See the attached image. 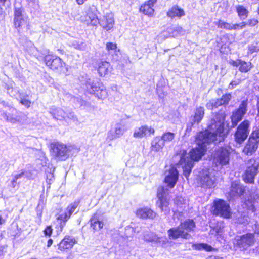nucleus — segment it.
<instances>
[{
	"label": "nucleus",
	"mask_w": 259,
	"mask_h": 259,
	"mask_svg": "<svg viewBox=\"0 0 259 259\" xmlns=\"http://www.w3.org/2000/svg\"><path fill=\"white\" fill-rule=\"evenodd\" d=\"M225 114L224 112L217 113L213 115L208 123L207 128L199 133L196 137L197 147L190 152V157L182 155L179 163L183 169L184 176L187 178L190 174L194 161H199L206 151L207 145H215L223 141L226 136L224 129Z\"/></svg>",
	"instance_id": "1"
},
{
	"label": "nucleus",
	"mask_w": 259,
	"mask_h": 259,
	"mask_svg": "<svg viewBox=\"0 0 259 259\" xmlns=\"http://www.w3.org/2000/svg\"><path fill=\"white\" fill-rule=\"evenodd\" d=\"M81 85L90 94H94L99 99H104L108 96V93L105 87L100 82L95 81L94 78H91L84 74L79 77Z\"/></svg>",
	"instance_id": "2"
},
{
	"label": "nucleus",
	"mask_w": 259,
	"mask_h": 259,
	"mask_svg": "<svg viewBox=\"0 0 259 259\" xmlns=\"http://www.w3.org/2000/svg\"><path fill=\"white\" fill-rule=\"evenodd\" d=\"M255 233H247L235 238V244L240 250L245 251L253 246L256 242Z\"/></svg>",
	"instance_id": "3"
},
{
	"label": "nucleus",
	"mask_w": 259,
	"mask_h": 259,
	"mask_svg": "<svg viewBox=\"0 0 259 259\" xmlns=\"http://www.w3.org/2000/svg\"><path fill=\"white\" fill-rule=\"evenodd\" d=\"M14 24L18 31L23 28L29 29V19L22 8H15L14 11Z\"/></svg>",
	"instance_id": "4"
},
{
	"label": "nucleus",
	"mask_w": 259,
	"mask_h": 259,
	"mask_svg": "<svg viewBox=\"0 0 259 259\" xmlns=\"http://www.w3.org/2000/svg\"><path fill=\"white\" fill-rule=\"evenodd\" d=\"M258 163L255 159L251 158L246 162V169L243 175V179L246 183H252L257 174Z\"/></svg>",
	"instance_id": "5"
},
{
	"label": "nucleus",
	"mask_w": 259,
	"mask_h": 259,
	"mask_svg": "<svg viewBox=\"0 0 259 259\" xmlns=\"http://www.w3.org/2000/svg\"><path fill=\"white\" fill-rule=\"evenodd\" d=\"M79 204V201H74V202L69 204L66 209L65 212L61 214L57 218L58 224L60 227V231H62L63 228L66 225V222L70 219L71 215L74 213L75 214L78 212L76 210Z\"/></svg>",
	"instance_id": "6"
},
{
	"label": "nucleus",
	"mask_w": 259,
	"mask_h": 259,
	"mask_svg": "<svg viewBox=\"0 0 259 259\" xmlns=\"http://www.w3.org/2000/svg\"><path fill=\"white\" fill-rule=\"evenodd\" d=\"M231 148L226 146L221 147L215 150L214 154V160L215 162L222 166L229 164L230 161Z\"/></svg>",
	"instance_id": "7"
},
{
	"label": "nucleus",
	"mask_w": 259,
	"mask_h": 259,
	"mask_svg": "<svg viewBox=\"0 0 259 259\" xmlns=\"http://www.w3.org/2000/svg\"><path fill=\"white\" fill-rule=\"evenodd\" d=\"M250 121L245 120L237 127L234 134L235 142L239 144H242L247 138L249 133Z\"/></svg>",
	"instance_id": "8"
},
{
	"label": "nucleus",
	"mask_w": 259,
	"mask_h": 259,
	"mask_svg": "<svg viewBox=\"0 0 259 259\" xmlns=\"http://www.w3.org/2000/svg\"><path fill=\"white\" fill-rule=\"evenodd\" d=\"M213 213L215 215H220L225 218L231 217L229 204L225 201L218 199L213 202Z\"/></svg>",
	"instance_id": "9"
},
{
	"label": "nucleus",
	"mask_w": 259,
	"mask_h": 259,
	"mask_svg": "<svg viewBox=\"0 0 259 259\" xmlns=\"http://www.w3.org/2000/svg\"><path fill=\"white\" fill-rule=\"evenodd\" d=\"M168 190L163 187H159L157 191L158 200L156 202V206L161 209V211L165 213L168 212L170 210L169 201L167 199Z\"/></svg>",
	"instance_id": "10"
},
{
	"label": "nucleus",
	"mask_w": 259,
	"mask_h": 259,
	"mask_svg": "<svg viewBox=\"0 0 259 259\" xmlns=\"http://www.w3.org/2000/svg\"><path fill=\"white\" fill-rule=\"evenodd\" d=\"M45 62L46 65L52 70L61 72H65L67 70L65 63L59 57L47 55L45 57Z\"/></svg>",
	"instance_id": "11"
},
{
	"label": "nucleus",
	"mask_w": 259,
	"mask_h": 259,
	"mask_svg": "<svg viewBox=\"0 0 259 259\" xmlns=\"http://www.w3.org/2000/svg\"><path fill=\"white\" fill-rule=\"evenodd\" d=\"M247 100H243L238 108L232 112L231 116V121L234 126H236L242 120L247 111Z\"/></svg>",
	"instance_id": "12"
},
{
	"label": "nucleus",
	"mask_w": 259,
	"mask_h": 259,
	"mask_svg": "<svg viewBox=\"0 0 259 259\" xmlns=\"http://www.w3.org/2000/svg\"><path fill=\"white\" fill-rule=\"evenodd\" d=\"M53 154L59 159L65 160L68 157V150L66 145L56 143L51 145Z\"/></svg>",
	"instance_id": "13"
},
{
	"label": "nucleus",
	"mask_w": 259,
	"mask_h": 259,
	"mask_svg": "<svg viewBox=\"0 0 259 259\" xmlns=\"http://www.w3.org/2000/svg\"><path fill=\"white\" fill-rule=\"evenodd\" d=\"M232 96L230 93L223 95L221 98L213 99L210 100L206 105L208 109L212 110L217 108L221 105H226L228 104L231 99Z\"/></svg>",
	"instance_id": "14"
},
{
	"label": "nucleus",
	"mask_w": 259,
	"mask_h": 259,
	"mask_svg": "<svg viewBox=\"0 0 259 259\" xmlns=\"http://www.w3.org/2000/svg\"><path fill=\"white\" fill-rule=\"evenodd\" d=\"M128 130L126 123L121 121L115 125L114 131H110L108 133L107 139L112 140L120 137Z\"/></svg>",
	"instance_id": "15"
},
{
	"label": "nucleus",
	"mask_w": 259,
	"mask_h": 259,
	"mask_svg": "<svg viewBox=\"0 0 259 259\" xmlns=\"http://www.w3.org/2000/svg\"><path fill=\"white\" fill-rule=\"evenodd\" d=\"M2 116L8 122L12 123H20L22 124L27 123L28 117L27 115L22 112H17L15 117L8 115L6 112L2 114Z\"/></svg>",
	"instance_id": "16"
},
{
	"label": "nucleus",
	"mask_w": 259,
	"mask_h": 259,
	"mask_svg": "<svg viewBox=\"0 0 259 259\" xmlns=\"http://www.w3.org/2000/svg\"><path fill=\"white\" fill-rule=\"evenodd\" d=\"M77 243L75 238L71 236H65L61 241L58 244V249L61 251H67L71 249Z\"/></svg>",
	"instance_id": "17"
},
{
	"label": "nucleus",
	"mask_w": 259,
	"mask_h": 259,
	"mask_svg": "<svg viewBox=\"0 0 259 259\" xmlns=\"http://www.w3.org/2000/svg\"><path fill=\"white\" fill-rule=\"evenodd\" d=\"M245 189L238 181L232 182L229 195L231 198L238 197L244 194Z\"/></svg>",
	"instance_id": "18"
},
{
	"label": "nucleus",
	"mask_w": 259,
	"mask_h": 259,
	"mask_svg": "<svg viewBox=\"0 0 259 259\" xmlns=\"http://www.w3.org/2000/svg\"><path fill=\"white\" fill-rule=\"evenodd\" d=\"M167 234L169 238L174 240H176L179 238L188 239L191 237L190 234L184 233V232L182 231L179 226L169 229L167 231Z\"/></svg>",
	"instance_id": "19"
},
{
	"label": "nucleus",
	"mask_w": 259,
	"mask_h": 259,
	"mask_svg": "<svg viewBox=\"0 0 259 259\" xmlns=\"http://www.w3.org/2000/svg\"><path fill=\"white\" fill-rule=\"evenodd\" d=\"M155 130L151 127L147 125L142 126L140 127L135 129L133 137L135 138H142L150 136L154 134Z\"/></svg>",
	"instance_id": "20"
},
{
	"label": "nucleus",
	"mask_w": 259,
	"mask_h": 259,
	"mask_svg": "<svg viewBox=\"0 0 259 259\" xmlns=\"http://www.w3.org/2000/svg\"><path fill=\"white\" fill-rule=\"evenodd\" d=\"M99 24L104 29L110 30L114 25L113 14L111 13H106L101 19H99Z\"/></svg>",
	"instance_id": "21"
},
{
	"label": "nucleus",
	"mask_w": 259,
	"mask_h": 259,
	"mask_svg": "<svg viewBox=\"0 0 259 259\" xmlns=\"http://www.w3.org/2000/svg\"><path fill=\"white\" fill-rule=\"evenodd\" d=\"M230 64L233 66L238 67L239 71L242 73L249 71L253 67L250 62H246L241 59H237L236 61L231 60Z\"/></svg>",
	"instance_id": "22"
},
{
	"label": "nucleus",
	"mask_w": 259,
	"mask_h": 259,
	"mask_svg": "<svg viewBox=\"0 0 259 259\" xmlns=\"http://www.w3.org/2000/svg\"><path fill=\"white\" fill-rule=\"evenodd\" d=\"M178 179V171L175 167L171 168L168 174L165 176L164 182L170 188H173L177 182Z\"/></svg>",
	"instance_id": "23"
},
{
	"label": "nucleus",
	"mask_w": 259,
	"mask_h": 259,
	"mask_svg": "<svg viewBox=\"0 0 259 259\" xmlns=\"http://www.w3.org/2000/svg\"><path fill=\"white\" fill-rule=\"evenodd\" d=\"M99 12L96 7L94 5L90 6L87 12V15L89 17L92 25L97 26L99 22V19L98 17Z\"/></svg>",
	"instance_id": "24"
},
{
	"label": "nucleus",
	"mask_w": 259,
	"mask_h": 259,
	"mask_svg": "<svg viewBox=\"0 0 259 259\" xmlns=\"http://www.w3.org/2000/svg\"><path fill=\"white\" fill-rule=\"evenodd\" d=\"M204 115V108L199 107L196 108L194 116L191 118V121L188 124V126L191 127L194 124H198L201 121Z\"/></svg>",
	"instance_id": "25"
},
{
	"label": "nucleus",
	"mask_w": 259,
	"mask_h": 259,
	"mask_svg": "<svg viewBox=\"0 0 259 259\" xmlns=\"http://www.w3.org/2000/svg\"><path fill=\"white\" fill-rule=\"evenodd\" d=\"M179 226L182 231L187 234H190L189 232H193L196 228L195 223L192 219L186 220L181 222Z\"/></svg>",
	"instance_id": "26"
},
{
	"label": "nucleus",
	"mask_w": 259,
	"mask_h": 259,
	"mask_svg": "<svg viewBox=\"0 0 259 259\" xmlns=\"http://www.w3.org/2000/svg\"><path fill=\"white\" fill-rule=\"evenodd\" d=\"M258 144L256 142L248 139L243 149V152L247 155H252L257 150Z\"/></svg>",
	"instance_id": "27"
},
{
	"label": "nucleus",
	"mask_w": 259,
	"mask_h": 259,
	"mask_svg": "<svg viewBox=\"0 0 259 259\" xmlns=\"http://www.w3.org/2000/svg\"><path fill=\"white\" fill-rule=\"evenodd\" d=\"M167 15L171 18H181L185 15V13L183 9L178 5H175L169 9L167 12Z\"/></svg>",
	"instance_id": "28"
},
{
	"label": "nucleus",
	"mask_w": 259,
	"mask_h": 259,
	"mask_svg": "<svg viewBox=\"0 0 259 259\" xmlns=\"http://www.w3.org/2000/svg\"><path fill=\"white\" fill-rule=\"evenodd\" d=\"M50 113L57 120H66V112L60 108L52 106L50 109Z\"/></svg>",
	"instance_id": "29"
},
{
	"label": "nucleus",
	"mask_w": 259,
	"mask_h": 259,
	"mask_svg": "<svg viewBox=\"0 0 259 259\" xmlns=\"http://www.w3.org/2000/svg\"><path fill=\"white\" fill-rule=\"evenodd\" d=\"M157 0H149L142 5L140 8V11L148 15H152L154 13L153 5Z\"/></svg>",
	"instance_id": "30"
},
{
	"label": "nucleus",
	"mask_w": 259,
	"mask_h": 259,
	"mask_svg": "<svg viewBox=\"0 0 259 259\" xmlns=\"http://www.w3.org/2000/svg\"><path fill=\"white\" fill-rule=\"evenodd\" d=\"M136 215L142 219H152L155 217L156 213L150 208H144L138 209L137 211Z\"/></svg>",
	"instance_id": "31"
},
{
	"label": "nucleus",
	"mask_w": 259,
	"mask_h": 259,
	"mask_svg": "<svg viewBox=\"0 0 259 259\" xmlns=\"http://www.w3.org/2000/svg\"><path fill=\"white\" fill-rule=\"evenodd\" d=\"M165 144L160 136L154 138L151 142V150L155 152L161 150L164 146Z\"/></svg>",
	"instance_id": "32"
},
{
	"label": "nucleus",
	"mask_w": 259,
	"mask_h": 259,
	"mask_svg": "<svg viewBox=\"0 0 259 259\" xmlns=\"http://www.w3.org/2000/svg\"><path fill=\"white\" fill-rule=\"evenodd\" d=\"M91 227L95 230L98 231L101 229L104 225L102 221H99L98 217L94 214L90 219Z\"/></svg>",
	"instance_id": "33"
},
{
	"label": "nucleus",
	"mask_w": 259,
	"mask_h": 259,
	"mask_svg": "<svg viewBox=\"0 0 259 259\" xmlns=\"http://www.w3.org/2000/svg\"><path fill=\"white\" fill-rule=\"evenodd\" d=\"M215 178H211L209 175H206L201 178V184L203 187L211 188L214 187Z\"/></svg>",
	"instance_id": "34"
},
{
	"label": "nucleus",
	"mask_w": 259,
	"mask_h": 259,
	"mask_svg": "<svg viewBox=\"0 0 259 259\" xmlns=\"http://www.w3.org/2000/svg\"><path fill=\"white\" fill-rule=\"evenodd\" d=\"M236 8L238 15L241 20H244L247 17L248 11L245 7L242 5H237Z\"/></svg>",
	"instance_id": "35"
},
{
	"label": "nucleus",
	"mask_w": 259,
	"mask_h": 259,
	"mask_svg": "<svg viewBox=\"0 0 259 259\" xmlns=\"http://www.w3.org/2000/svg\"><path fill=\"white\" fill-rule=\"evenodd\" d=\"M109 66V63L106 61L99 63L98 71L100 76H104L107 73Z\"/></svg>",
	"instance_id": "36"
},
{
	"label": "nucleus",
	"mask_w": 259,
	"mask_h": 259,
	"mask_svg": "<svg viewBox=\"0 0 259 259\" xmlns=\"http://www.w3.org/2000/svg\"><path fill=\"white\" fill-rule=\"evenodd\" d=\"M54 168H49L46 170V183L49 185L48 188L50 187V185L54 182L55 180L53 172Z\"/></svg>",
	"instance_id": "37"
},
{
	"label": "nucleus",
	"mask_w": 259,
	"mask_h": 259,
	"mask_svg": "<svg viewBox=\"0 0 259 259\" xmlns=\"http://www.w3.org/2000/svg\"><path fill=\"white\" fill-rule=\"evenodd\" d=\"M214 24L218 28L227 30H232V23H229L222 20H220L218 22H214Z\"/></svg>",
	"instance_id": "38"
},
{
	"label": "nucleus",
	"mask_w": 259,
	"mask_h": 259,
	"mask_svg": "<svg viewBox=\"0 0 259 259\" xmlns=\"http://www.w3.org/2000/svg\"><path fill=\"white\" fill-rule=\"evenodd\" d=\"M158 237L153 233H145L143 235V239L147 242H156L158 240Z\"/></svg>",
	"instance_id": "39"
},
{
	"label": "nucleus",
	"mask_w": 259,
	"mask_h": 259,
	"mask_svg": "<svg viewBox=\"0 0 259 259\" xmlns=\"http://www.w3.org/2000/svg\"><path fill=\"white\" fill-rule=\"evenodd\" d=\"M175 137V134L171 132H165L161 137L164 144L172 141Z\"/></svg>",
	"instance_id": "40"
},
{
	"label": "nucleus",
	"mask_w": 259,
	"mask_h": 259,
	"mask_svg": "<svg viewBox=\"0 0 259 259\" xmlns=\"http://www.w3.org/2000/svg\"><path fill=\"white\" fill-rule=\"evenodd\" d=\"M259 199V192L257 190H254L250 193V196L248 197V201L250 203L253 204L256 202Z\"/></svg>",
	"instance_id": "41"
},
{
	"label": "nucleus",
	"mask_w": 259,
	"mask_h": 259,
	"mask_svg": "<svg viewBox=\"0 0 259 259\" xmlns=\"http://www.w3.org/2000/svg\"><path fill=\"white\" fill-rule=\"evenodd\" d=\"M249 139L256 142L257 143H259V128L256 127L254 128L252 133L251 134Z\"/></svg>",
	"instance_id": "42"
},
{
	"label": "nucleus",
	"mask_w": 259,
	"mask_h": 259,
	"mask_svg": "<svg viewBox=\"0 0 259 259\" xmlns=\"http://www.w3.org/2000/svg\"><path fill=\"white\" fill-rule=\"evenodd\" d=\"M195 248L198 250H205L207 251H211L212 250V247L205 243H200L195 245Z\"/></svg>",
	"instance_id": "43"
},
{
	"label": "nucleus",
	"mask_w": 259,
	"mask_h": 259,
	"mask_svg": "<svg viewBox=\"0 0 259 259\" xmlns=\"http://www.w3.org/2000/svg\"><path fill=\"white\" fill-rule=\"evenodd\" d=\"M67 119L72 120L73 122L78 121L77 116L75 115L74 113L72 111L66 112V120Z\"/></svg>",
	"instance_id": "44"
},
{
	"label": "nucleus",
	"mask_w": 259,
	"mask_h": 259,
	"mask_svg": "<svg viewBox=\"0 0 259 259\" xmlns=\"http://www.w3.org/2000/svg\"><path fill=\"white\" fill-rule=\"evenodd\" d=\"M117 48V45L115 43L108 42L106 44V49L109 52H115Z\"/></svg>",
	"instance_id": "45"
},
{
	"label": "nucleus",
	"mask_w": 259,
	"mask_h": 259,
	"mask_svg": "<svg viewBox=\"0 0 259 259\" xmlns=\"http://www.w3.org/2000/svg\"><path fill=\"white\" fill-rule=\"evenodd\" d=\"M8 94L11 97H16L19 94V90L18 88H12L10 91H9Z\"/></svg>",
	"instance_id": "46"
},
{
	"label": "nucleus",
	"mask_w": 259,
	"mask_h": 259,
	"mask_svg": "<svg viewBox=\"0 0 259 259\" xmlns=\"http://www.w3.org/2000/svg\"><path fill=\"white\" fill-rule=\"evenodd\" d=\"M20 103L22 104L23 105L25 106L27 108H29L30 106L31 102L25 98H21L20 100Z\"/></svg>",
	"instance_id": "47"
},
{
	"label": "nucleus",
	"mask_w": 259,
	"mask_h": 259,
	"mask_svg": "<svg viewBox=\"0 0 259 259\" xmlns=\"http://www.w3.org/2000/svg\"><path fill=\"white\" fill-rule=\"evenodd\" d=\"M52 227L50 226H47L44 231V234L45 236L50 237L52 235Z\"/></svg>",
	"instance_id": "48"
},
{
	"label": "nucleus",
	"mask_w": 259,
	"mask_h": 259,
	"mask_svg": "<svg viewBox=\"0 0 259 259\" xmlns=\"http://www.w3.org/2000/svg\"><path fill=\"white\" fill-rule=\"evenodd\" d=\"M245 22L246 23V25L253 26H255L258 23V21L256 19H250Z\"/></svg>",
	"instance_id": "49"
},
{
	"label": "nucleus",
	"mask_w": 259,
	"mask_h": 259,
	"mask_svg": "<svg viewBox=\"0 0 259 259\" xmlns=\"http://www.w3.org/2000/svg\"><path fill=\"white\" fill-rule=\"evenodd\" d=\"M23 173L24 174V177L28 179H33V175L32 174L30 171L24 170L23 171Z\"/></svg>",
	"instance_id": "50"
},
{
	"label": "nucleus",
	"mask_w": 259,
	"mask_h": 259,
	"mask_svg": "<svg viewBox=\"0 0 259 259\" xmlns=\"http://www.w3.org/2000/svg\"><path fill=\"white\" fill-rule=\"evenodd\" d=\"M72 99L74 101L75 100H76L77 102H78V105L80 106H82L85 105L87 104V103H86V102L85 101L82 100L81 99L78 98L73 97Z\"/></svg>",
	"instance_id": "51"
},
{
	"label": "nucleus",
	"mask_w": 259,
	"mask_h": 259,
	"mask_svg": "<svg viewBox=\"0 0 259 259\" xmlns=\"http://www.w3.org/2000/svg\"><path fill=\"white\" fill-rule=\"evenodd\" d=\"M13 82H10L9 83H6L5 85V88L7 89V92L8 93L9 91L11 90L13 87Z\"/></svg>",
	"instance_id": "52"
},
{
	"label": "nucleus",
	"mask_w": 259,
	"mask_h": 259,
	"mask_svg": "<svg viewBox=\"0 0 259 259\" xmlns=\"http://www.w3.org/2000/svg\"><path fill=\"white\" fill-rule=\"evenodd\" d=\"M239 81H232L230 84H229V88L230 89H233L234 88V86H236L237 85V84H239Z\"/></svg>",
	"instance_id": "53"
},
{
	"label": "nucleus",
	"mask_w": 259,
	"mask_h": 259,
	"mask_svg": "<svg viewBox=\"0 0 259 259\" xmlns=\"http://www.w3.org/2000/svg\"><path fill=\"white\" fill-rule=\"evenodd\" d=\"M23 177L24 174L23 173V171H22L20 174L15 175L14 178L17 181L18 179H21Z\"/></svg>",
	"instance_id": "54"
},
{
	"label": "nucleus",
	"mask_w": 259,
	"mask_h": 259,
	"mask_svg": "<svg viewBox=\"0 0 259 259\" xmlns=\"http://www.w3.org/2000/svg\"><path fill=\"white\" fill-rule=\"evenodd\" d=\"M17 180L13 178V179L11 181L10 186L14 188H15Z\"/></svg>",
	"instance_id": "55"
},
{
	"label": "nucleus",
	"mask_w": 259,
	"mask_h": 259,
	"mask_svg": "<svg viewBox=\"0 0 259 259\" xmlns=\"http://www.w3.org/2000/svg\"><path fill=\"white\" fill-rule=\"evenodd\" d=\"M142 230V228L141 227H135L134 228H133V231L134 232V233H138L139 232H140Z\"/></svg>",
	"instance_id": "56"
},
{
	"label": "nucleus",
	"mask_w": 259,
	"mask_h": 259,
	"mask_svg": "<svg viewBox=\"0 0 259 259\" xmlns=\"http://www.w3.org/2000/svg\"><path fill=\"white\" fill-rule=\"evenodd\" d=\"M239 29H241L245 27V26L246 25V23L245 22H242L238 24Z\"/></svg>",
	"instance_id": "57"
},
{
	"label": "nucleus",
	"mask_w": 259,
	"mask_h": 259,
	"mask_svg": "<svg viewBox=\"0 0 259 259\" xmlns=\"http://www.w3.org/2000/svg\"><path fill=\"white\" fill-rule=\"evenodd\" d=\"M249 50L251 53L255 52V47L253 46H250L249 47Z\"/></svg>",
	"instance_id": "58"
},
{
	"label": "nucleus",
	"mask_w": 259,
	"mask_h": 259,
	"mask_svg": "<svg viewBox=\"0 0 259 259\" xmlns=\"http://www.w3.org/2000/svg\"><path fill=\"white\" fill-rule=\"evenodd\" d=\"M238 24H232V30H238L239 29Z\"/></svg>",
	"instance_id": "59"
},
{
	"label": "nucleus",
	"mask_w": 259,
	"mask_h": 259,
	"mask_svg": "<svg viewBox=\"0 0 259 259\" xmlns=\"http://www.w3.org/2000/svg\"><path fill=\"white\" fill-rule=\"evenodd\" d=\"M27 2H29V3H32L34 5H38V0H27Z\"/></svg>",
	"instance_id": "60"
},
{
	"label": "nucleus",
	"mask_w": 259,
	"mask_h": 259,
	"mask_svg": "<svg viewBox=\"0 0 259 259\" xmlns=\"http://www.w3.org/2000/svg\"><path fill=\"white\" fill-rule=\"evenodd\" d=\"M53 242V241L52 239H49L47 242V247H50L52 245Z\"/></svg>",
	"instance_id": "61"
},
{
	"label": "nucleus",
	"mask_w": 259,
	"mask_h": 259,
	"mask_svg": "<svg viewBox=\"0 0 259 259\" xmlns=\"http://www.w3.org/2000/svg\"><path fill=\"white\" fill-rule=\"evenodd\" d=\"M87 0H76L77 3L78 4V5H82L83 4L85 1H86Z\"/></svg>",
	"instance_id": "62"
},
{
	"label": "nucleus",
	"mask_w": 259,
	"mask_h": 259,
	"mask_svg": "<svg viewBox=\"0 0 259 259\" xmlns=\"http://www.w3.org/2000/svg\"><path fill=\"white\" fill-rule=\"evenodd\" d=\"M9 3V0H0V5H4L5 3Z\"/></svg>",
	"instance_id": "63"
},
{
	"label": "nucleus",
	"mask_w": 259,
	"mask_h": 259,
	"mask_svg": "<svg viewBox=\"0 0 259 259\" xmlns=\"http://www.w3.org/2000/svg\"><path fill=\"white\" fill-rule=\"evenodd\" d=\"M257 108H258V111L259 113V96L257 99Z\"/></svg>",
	"instance_id": "64"
}]
</instances>
